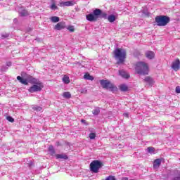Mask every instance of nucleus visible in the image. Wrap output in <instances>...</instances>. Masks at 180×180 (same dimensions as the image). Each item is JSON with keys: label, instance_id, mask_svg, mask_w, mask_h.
<instances>
[{"label": "nucleus", "instance_id": "1", "mask_svg": "<svg viewBox=\"0 0 180 180\" xmlns=\"http://www.w3.org/2000/svg\"><path fill=\"white\" fill-rule=\"evenodd\" d=\"M134 67L135 74H138V75H148V72H150V66L144 61L136 62Z\"/></svg>", "mask_w": 180, "mask_h": 180}, {"label": "nucleus", "instance_id": "2", "mask_svg": "<svg viewBox=\"0 0 180 180\" xmlns=\"http://www.w3.org/2000/svg\"><path fill=\"white\" fill-rule=\"evenodd\" d=\"M98 18L107 19L108 14L105 12H102V10L99 8H96L94 10L93 13H90L86 15V20H89V22H96Z\"/></svg>", "mask_w": 180, "mask_h": 180}, {"label": "nucleus", "instance_id": "3", "mask_svg": "<svg viewBox=\"0 0 180 180\" xmlns=\"http://www.w3.org/2000/svg\"><path fill=\"white\" fill-rule=\"evenodd\" d=\"M113 53L115 58L118 60L117 64H123L124 63V60H126V51L124 49L117 48Z\"/></svg>", "mask_w": 180, "mask_h": 180}, {"label": "nucleus", "instance_id": "4", "mask_svg": "<svg viewBox=\"0 0 180 180\" xmlns=\"http://www.w3.org/2000/svg\"><path fill=\"white\" fill-rule=\"evenodd\" d=\"M100 84L103 89H108L111 92H115V91H117V87H116V86H115V84H113L109 80H100Z\"/></svg>", "mask_w": 180, "mask_h": 180}, {"label": "nucleus", "instance_id": "5", "mask_svg": "<svg viewBox=\"0 0 180 180\" xmlns=\"http://www.w3.org/2000/svg\"><path fill=\"white\" fill-rule=\"evenodd\" d=\"M155 21L158 26H167L170 19L166 15H158L155 18Z\"/></svg>", "mask_w": 180, "mask_h": 180}, {"label": "nucleus", "instance_id": "6", "mask_svg": "<svg viewBox=\"0 0 180 180\" xmlns=\"http://www.w3.org/2000/svg\"><path fill=\"white\" fill-rule=\"evenodd\" d=\"M102 162L99 160H94L90 164V169L91 172H94V174H98L99 172V169L102 168Z\"/></svg>", "mask_w": 180, "mask_h": 180}, {"label": "nucleus", "instance_id": "7", "mask_svg": "<svg viewBox=\"0 0 180 180\" xmlns=\"http://www.w3.org/2000/svg\"><path fill=\"white\" fill-rule=\"evenodd\" d=\"M43 89V83L41 82H39L37 84L32 85L29 89V92L31 94H33V92H40L41 89Z\"/></svg>", "mask_w": 180, "mask_h": 180}, {"label": "nucleus", "instance_id": "8", "mask_svg": "<svg viewBox=\"0 0 180 180\" xmlns=\"http://www.w3.org/2000/svg\"><path fill=\"white\" fill-rule=\"evenodd\" d=\"M172 68L174 71H179L180 70V60L176 58L172 63Z\"/></svg>", "mask_w": 180, "mask_h": 180}, {"label": "nucleus", "instance_id": "9", "mask_svg": "<svg viewBox=\"0 0 180 180\" xmlns=\"http://www.w3.org/2000/svg\"><path fill=\"white\" fill-rule=\"evenodd\" d=\"M65 27H67V25H65V22L62 21L55 25L53 29H55V30H63V29H65Z\"/></svg>", "mask_w": 180, "mask_h": 180}, {"label": "nucleus", "instance_id": "10", "mask_svg": "<svg viewBox=\"0 0 180 180\" xmlns=\"http://www.w3.org/2000/svg\"><path fill=\"white\" fill-rule=\"evenodd\" d=\"M145 56L146 58H148V60H153L155 56V54L152 51H148L145 53Z\"/></svg>", "mask_w": 180, "mask_h": 180}, {"label": "nucleus", "instance_id": "11", "mask_svg": "<svg viewBox=\"0 0 180 180\" xmlns=\"http://www.w3.org/2000/svg\"><path fill=\"white\" fill-rule=\"evenodd\" d=\"M74 1H68L65 2H60L59 6H73Z\"/></svg>", "mask_w": 180, "mask_h": 180}, {"label": "nucleus", "instance_id": "12", "mask_svg": "<svg viewBox=\"0 0 180 180\" xmlns=\"http://www.w3.org/2000/svg\"><path fill=\"white\" fill-rule=\"evenodd\" d=\"M144 82H147L149 85H153L154 84V79L150 76H147L143 79Z\"/></svg>", "mask_w": 180, "mask_h": 180}, {"label": "nucleus", "instance_id": "13", "mask_svg": "<svg viewBox=\"0 0 180 180\" xmlns=\"http://www.w3.org/2000/svg\"><path fill=\"white\" fill-rule=\"evenodd\" d=\"M27 79H28L29 82H30V84H34V85H36L37 84H39V82H40L39 81L37 80V79H36L32 76H29L27 77Z\"/></svg>", "mask_w": 180, "mask_h": 180}, {"label": "nucleus", "instance_id": "14", "mask_svg": "<svg viewBox=\"0 0 180 180\" xmlns=\"http://www.w3.org/2000/svg\"><path fill=\"white\" fill-rule=\"evenodd\" d=\"M56 158L57 160H68V156L65 154H56Z\"/></svg>", "mask_w": 180, "mask_h": 180}, {"label": "nucleus", "instance_id": "15", "mask_svg": "<svg viewBox=\"0 0 180 180\" xmlns=\"http://www.w3.org/2000/svg\"><path fill=\"white\" fill-rule=\"evenodd\" d=\"M119 74L122 78H126L127 79V78H130V75H129L124 70H119Z\"/></svg>", "mask_w": 180, "mask_h": 180}, {"label": "nucleus", "instance_id": "16", "mask_svg": "<svg viewBox=\"0 0 180 180\" xmlns=\"http://www.w3.org/2000/svg\"><path fill=\"white\" fill-rule=\"evenodd\" d=\"M18 81H19L21 84H23V85H27V80L26 79L22 78L20 76L17 77Z\"/></svg>", "mask_w": 180, "mask_h": 180}, {"label": "nucleus", "instance_id": "17", "mask_svg": "<svg viewBox=\"0 0 180 180\" xmlns=\"http://www.w3.org/2000/svg\"><path fill=\"white\" fill-rule=\"evenodd\" d=\"M161 165V159H156L153 162V168H158Z\"/></svg>", "mask_w": 180, "mask_h": 180}, {"label": "nucleus", "instance_id": "18", "mask_svg": "<svg viewBox=\"0 0 180 180\" xmlns=\"http://www.w3.org/2000/svg\"><path fill=\"white\" fill-rule=\"evenodd\" d=\"M108 20L110 23H113L116 20V15H110L108 16Z\"/></svg>", "mask_w": 180, "mask_h": 180}, {"label": "nucleus", "instance_id": "19", "mask_svg": "<svg viewBox=\"0 0 180 180\" xmlns=\"http://www.w3.org/2000/svg\"><path fill=\"white\" fill-rule=\"evenodd\" d=\"M84 79H88L89 81H94V76H91L89 73H86L84 75Z\"/></svg>", "mask_w": 180, "mask_h": 180}, {"label": "nucleus", "instance_id": "20", "mask_svg": "<svg viewBox=\"0 0 180 180\" xmlns=\"http://www.w3.org/2000/svg\"><path fill=\"white\" fill-rule=\"evenodd\" d=\"M49 151L50 153V155H56V150H54V147H53V146H49Z\"/></svg>", "mask_w": 180, "mask_h": 180}, {"label": "nucleus", "instance_id": "21", "mask_svg": "<svg viewBox=\"0 0 180 180\" xmlns=\"http://www.w3.org/2000/svg\"><path fill=\"white\" fill-rule=\"evenodd\" d=\"M51 20L53 23H57L58 22H60V18L57 16H52L51 18Z\"/></svg>", "mask_w": 180, "mask_h": 180}, {"label": "nucleus", "instance_id": "22", "mask_svg": "<svg viewBox=\"0 0 180 180\" xmlns=\"http://www.w3.org/2000/svg\"><path fill=\"white\" fill-rule=\"evenodd\" d=\"M120 89L122 92H126V91H127L129 89V88L126 86V84H121L120 86Z\"/></svg>", "mask_w": 180, "mask_h": 180}, {"label": "nucleus", "instance_id": "23", "mask_svg": "<svg viewBox=\"0 0 180 180\" xmlns=\"http://www.w3.org/2000/svg\"><path fill=\"white\" fill-rule=\"evenodd\" d=\"M20 16L22 17H25V16H29V12L27 11V10H22L20 13Z\"/></svg>", "mask_w": 180, "mask_h": 180}, {"label": "nucleus", "instance_id": "24", "mask_svg": "<svg viewBox=\"0 0 180 180\" xmlns=\"http://www.w3.org/2000/svg\"><path fill=\"white\" fill-rule=\"evenodd\" d=\"M63 82L64 84H70V77L67 75H64L63 77Z\"/></svg>", "mask_w": 180, "mask_h": 180}, {"label": "nucleus", "instance_id": "25", "mask_svg": "<svg viewBox=\"0 0 180 180\" xmlns=\"http://www.w3.org/2000/svg\"><path fill=\"white\" fill-rule=\"evenodd\" d=\"M63 98H65L66 99H70L71 98V93L66 91L63 94Z\"/></svg>", "mask_w": 180, "mask_h": 180}, {"label": "nucleus", "instance_id": "26", "mask_svg": "<svg viewBox=\"0 0 180 180\" xmlns=\"http://www.w3.org/2000/svg\"><path fill=\"white\" fill-rule=\"evenodd\" d=\"M92 113L93 115H94V116H96L99 115V113H101V110H99V108H96L95 110H93Z\"/></svg>", "mask_w": 180, "mask_h": 180}, {"label": "nucleus", "instance_id": "27", "mask_svg": "<svg viewBox=\"0 0 180 180\" xmlns=\"http://www.w3.org/2000/svg\"><path fill=\"white\" fill-rule=\"evenodd\" d=\"M155 151V148L153 146L148 147V153L151 154V153H154Z\"/></svg>", "mask_w": 180, "mask_h": 180}, {"label": "nucleus", "instance_id": "28", "mask_svg": "<svg viewBox=\"0 0 180 180\" xmlns=\"http://www.w3.org/2000/svg\"><path fill=\"white\" fill-rule=\"evenodd\" d=\"M89 137L90 140H94V139H96V134L95 133H91L89 135Z\"/></svg>", "mask_w": 180, "mask_h": 180}, {"label": "nucleus", "instance_id": "29", "mask_svg": "<svg viewBox=\"0 0 180 180\" xmlns=\"http://www.w3.org/2000/svg\"><path fill=\"white\" fill-rule=\"evenodd\" d=\"M33 110H35L36 112H40L43 109L40 106H37V107H32Z\"/></svg>", "mask_w": 180, "mask_h": 180}, {"label": "nucleus", "instance_id": "30", "mask_svg": "<svg viewBox=\"0 0 180 180\" xmlns=\"http://www.w3.org/2000/svg\"><path fill=\"white\" fill-rule=\"evenodd\" d=\"M6 119L8 122H11V123H13V122H15V119L11 116H8Z\"/></svg>", "mask_w": 180, "mask_h": 180}, {"label": "nucleus", "instance_id": "31", "mask_svg": "<svg viewBox=\"0 0 180 180\" xmlns=\"http://www.w3.org/2000/svg\"><path fill=\"white\" fill-rule=\"evenodd\" d=\"M51 9H52V11H56V9H58V7H57L56 4H52L51 6Z\"/></svg>", "mask_w": 180, "mask_h": 180}, {"label": "nucleus", "instance_id": "32", "mask_svg": "<svg viewBox=\"0 0 180 180\" xmlns=\"http://www.w3.org/2000/svg\"><path fill=\"white\" fill-rule=\"evenodd\" d=\"M68 30H69V32H75V29L74 28V26H72V25L68 26Z\"/></svg>", "mask_w": 180, "mask_h": 180}, {"label": "nucleus", "instance_id": "33", "mask_svg": "<svg viewBox=\"0 0 180 180\" xmlns=\"http://www.w3.org/2000/svg\"><path fill=\"white\" fill-rule=\"evenodd\" d=\"M172 180H180V173L178 176H174Z\"/></svg>", "mask_w": 180, "mask_h": 180}, {"label": "nucleus", "instance_id": "34", "mask_svg": "<svg viewBox=\"0 0 180 180\" xmlns=\"http://www.w3.org/2000/svg\"><path fill=\"white\" fill-rule=\"evenodd\" d=\"M176 94H180V86H177L176 87Z\"/></svg>", "mask_w": 180, "mask_h": 180}, {"label": "nucleus", "instance_id": "35", "mask_svg": "<svg viewBox=\"0 0 180 180\" xmlns=\"http://www.w3.org/2000/svg\"><path fill=\"white\" fill-rule=\"evenodd\" d=\"M82 123H84V124H86V121L85 120H81Z\"/></svg>", "mask_w": 180, "mask_h": 180}, {"label": "nucleus", "instance_id": "36", "mask_svg": "<svg viewBox=\"0 0 180 180\" xmlns=\"http://www.w3.org/2000/svg\"><path fill=\"white\" fill-rule=\"evenodd\" d=\"M56 145H57L58 146H61V143L58 141V142H56Z\"/></svg>", "mask_w": 180, "mask_h": 180}, {"label": "nucleus", "instance_id": "37", "mask_svg": "<svg viewBox=\"0 0 180 180\" xmlns=\"http://www.w3.org/2000/svg\"><path fill=\"white\" fill-rule=\"evenodd\" d=\"M124 116H126L127 117H129V115L127 113H124Z\"/></svg>", "mask_w": 180, "mask_h": 180}]
</instances>
